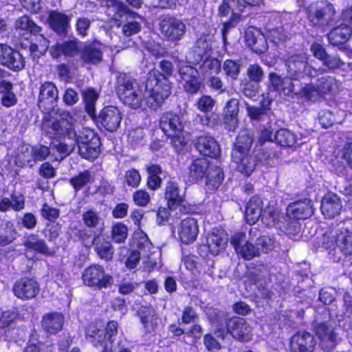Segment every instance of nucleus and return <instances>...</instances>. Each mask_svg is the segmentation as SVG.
I'll use <instances>...</instances> for the list:
<instances>
[{
    "mask_svg": "<svg viewBox=\"0 0 352 352\" xmlns=\"http://www.w3.org/2000/svg\"><path fill=\"white\" fill-rule=\"evenodd\" d=\"M268 274V267L263 263H252L248 270V276L254 284L263 281Z\"/></svg>",
    "mask_w": 352,
    "mask_h": 352,
    "instance_id": "de8ad7c7",
    "label": "nucleus"
},
{
    "mask_svg": "<svg viewBox=\"0 0 352 352\" xmlns=\"http://www.w3.org/2000/svg\"><path fill=\"white\" fill-rule=\"evenodd\" d=\"M0 65L12 72H19L25 67V62L18 50L6 44H0Z\"/></svg>",
    "mask_w": 352,
    "mask_h": 352,
    "instance_id": "dca6fc26",
    "label": "nucleus"
},
{
    "mask_svg": "<svg viewBox=\"0 0 352 352\" xmlns=\"http://www.w3.org/2000/svg\"><path fill=\"white\" fill-rule=\"evenodd\" d=\"M14 28L19 32L30 33L34 35L39 34L42 30L27 15H23L16 20Z\"/></svg>",
    "mask_w": 352,
    "mask_h": 352,
    "instance_id": "79ce46f5",
    "label": "nucleus"
},
{
    "mask_svg": "<svg viewBox=\"0 0 352 352\" xmlns=\"http://www.w3.org/2000/svg\"><path fill=\"white\" fill-rule=\"evenodd\" d=\"M58 100V90L54 83L45 81L39 88L37 105L45 113H49L56 105Z\"/></svg>",
    "mask_w": 352,
    "mask_h": 352,
    "instance_id": "4468645a",
    "label": "nucleus"
},
{
    "mask_svg": "<svg viewBox=\"0 0 352 352\" xmlns=\"http://www.w3.org/2000/svg\"><path fill=\"white\" fill-rule=\"evenodd\" d=\"M206 186L211 189L218 188L224 179L223 169L214 164H211L206 173Z\"/></svg>",
    "mask_w": 352,
    "mask_h": 352,
    "instance_id": "a19ab883",
    "label": "nucleus"
},
{
    "mask_svg": "<svg viewBox=\"0 0 352 352\" xmlns=\"http://www.w3.org/2000/svg\"><path fill=\"white\" fill-rule=\"evenodd\" d=\"M93 182L94 177L88 170L81 172L69 179L70 184L74 187L76 191L80 190L87 184L92 183Z\"/></svg>",
    "mask_w": 352,
    "mask_h": 352,
    "instance_id": "864d4df0",
    "label": "nucleus"
},
{
    "mask_svg": "<svg viewBox=\"0 0 352 352\" xmlns=\"http://www.w3.org/2000/svg\"><path fill=\"white\" fill-rule=\"evenodd\" d=\"M313 214V208L309 199H304L291 203L287 208V215L289 218L305 219Z\"/></svg>",
    "mask_w": 352,
    "mask_h": 352,
    "instance_id": "a878e982",
    "label": "nucleus"
},
{
    "mask_svg": "<svg viewBox=\"0 0 352 352\" xmlns=\"http://www.w3.org/2000/svg\"><path fill=\"white\" fill-rule=\"evenodd\" d=\"M336 248L344 256L352 255V228L342 226L336 232L333 236Z\"/></svg>",
    "mask_w": 352,
    "mask_h": 352,
    "instance_id": "393cba45",
    "label": "nucleus"
},
{
    "mask_svg": "<svg viewBox=\"0 0 352 352\" xmlns=\"http://www.w3.org/2000/svg\"><path fill=\"white\" fill-rule=\"evenodd\" d=\"M198 233L199 228L196 219L187 217L181 221L178 229V235L183 243H193L196 240Z\"/></svg>",
    "mask_w": 352,
    "mask_h": 352,
    "instance_id": "b1692460",
    "label": "nucleus"
},
{
    "mask_svg": "<svg viewBox=\"0 0 352 352\" xmlns=\"http://www.w3.org/2000/svg\"><path fill=\"white\" fill-rule=\"evenodd\" d=\"M39 284L33 278H21L14 284L12 292L15 296L23 300L34 298L39 292Z\"/></svg>",
    "mask_w": 352,
    "mask_h": 352,
    "instance_id": "6ab92c4d",
    "label": "nucleus"
},
{
    "mask_svg": "<svg viewBox=\"0 0 352 352\" xmlns=\"http://www.w3.org/2000/svg\"><path fill=\"white\" fill-rule=\"evenodd\" d=\"M82 278L85 285L98 289L107 288L113 283L112 276L105 273L104 267L96 264L85 268Z\"/></svg>",
    "mask_w": 352,
    "mask_h": 352,
    "instance_id": "ddd939ff",
    "label": "nucleus"
},
{
    "mask_svg": "<svg viewBox=\"0 0 352 352\" xmlns=\"http://www.w3.org/2000/svg\"><path fill=\"white\" fill-rule=\"evenodd\" d=\"M72 118L69 113L63 111L56 117L45 116L41 126L43 133L51 138H60L62 137H75L76 130L73 128Z\"/></svg>",
    "mask_w": 352,
    "mask_h": 352,
    "instance_id": "0eeeda50",
    "label": "nucleus"
},
{
    "mask_svg": "<svg viewBox=\"0 0 352 352\" xmlns=\"http://www.w3.org/2000/svg\"><path fill=\"white\" fill-rule=\"evenodd\" d=\"M210 165L206 158H197L193 160L189 166V179L191 182L202 181L205 178Z\"/></svg>",
    "mask_w": 352,
    "mask_h": 352,
    "instance_id": "f704fd0d",
    "label": "nucleus"
},
{
    "mask_svg": "<svg viewBox=\"0 0 352 352\" xmlns=\"http://www.w3.org/2000/svg\"><path fill=\"white\" fill-rule=\"evenodd\" d=\"M63 322V316L54 312L45 315L41 322L42 327L46 332L55 334L62 329Z\"/></svg>",
    "mask_w": 352,
    "mask_h": 352,
    "instance_id": "4c0bfd02",
    "label": "nucleus"
},
{
    "mask_svg": "<svg viewBox=\"0 0 352 352\" xmlns=\"http://www.w3.org/2000/svg\"><path fill=\"white\" fill-rule=\"evenodd\" d=\"M82 221L87 227L96 228L101 223L102 219L97 211L89 209L83 213Z\"/></svg>",
    "mask_w": 352,
    "mask_h": 352,
    "instance_id": "13d9d810",
    "label": "nucleus"
},
{
    "mask_svg": "<svg viewBox=\"0 0 352 352\" xmlns=\"http://www.w3.org/2000/svg\"><path fill=\"white\" fill-rule=\"evenodd\" d=\"M82 96L87 113L94 117L96 113V102L98 98V94L94 89L89 87L82 91Z\"/></svg>",
    "mask_w": 352,
    "mask_h": 352,
    "instance_id": "8fccbe9b",
    "label": "nucleus"
},
{
    "mask_svg": "<svg viewBox=\"0 0 352 352\" xmlns=\"http://www.w3.org/2000/svg\"><path fill=\"white\" fill-rule=\"evenodd\" d=\"M16 230L13 222L0 219V246L11 243L16 238Z\"/></svg>",
    "mask_w": 352,
    "mask_h": 352,
    "instance_id": "58836bf2",
    "label": "nucleus"
},
{
    "mask_svg": "<svg viewBox=\"0 0 352 352\" xmlns=\"http://www.w3.org/2000/svg\"><path fill=\"white\" fill-rule=\"evenodd\" d=\"M116 92L122 103L131 109H137L145 106L151 107L147 101L148 91L145 87L143 93L140 84L126 74H120L117 80Z\"/></svg>",
    "mask_w": 352,
    "mask_h": 352,
    "instance_id": "7ed1b4c3",
    "label": "nucleus"
},
{
    "mask_svg": "<svg viewBox=\"0 0 352 352\" xmlns=\"http://www.w3.org/2000/svg\"><path fill=\"white\" fill-rule=\"evenodd\" d=\"M315 330L322 350L327 352L331 351L338 344L333 323L331 321L319 323L316 326Z\"/></svg>",
    "mask_w": 352,
    "mask_h": 352,
    "instance_id": "a211bd4d",
    "label": "nucleus"
},
{
    "mask_svg": "<svg viewBox=\"0 0 352 352\" xmlns=\"http://www.w3.org/2000/svg\"><path fill=\"white\" fill-rule=\"evenodd\" d=\"M239 0H224L219 7V15L221 16H226L232 12V16H236L243 12L241 4Z\"/></svg>",
    "mask_w": 352,
    "mask_h": 352,
    "instance_id": "3c124183",
    "label": "nucleus"
},
{
    "mask_svg": "<svg viewBox=\"0 0 352 352\" xmlns=\"http://www.w3.org/2000/svg\"><path fill=\"white\" fill-rule=\"evenodd\" d=\"M296 139V135L287 129H280L274 133V140L282 146H292Z\"/></svg>",
    "mask_w": 352,
    "mask_h": 352,
    "instance_id": "603ef678",
    "label": "nucleus"
},
{
    "mask_svg": "<svg viewBox=\"0 0 352 352\" xmlns=\"http://www.w3.org/2000/svg\"><path fill=\"white\" fill-rule=\"evenodd\" d=\"M122 119L120 110L113 106H108L102 109L98 118L100 123L107 131H116L120 125Z\"/></svg>",
    "mask_w": 352,
    "mask_h": 352,
    "instance_id": "412c9836",
    "label": "nucleus"
},
{
    "mask_svg": "<svg viewBox=\"0 0 352 352\" xmlns=\"http://www.w3.org/2000/svg\"><path fill=\"white\" fill-rule=\"evenodd\" d=\"M320 90V93L324 96L327 94L336 93L342 87L341 83L333 76H322L317 80L316 83Z\"/></svg>",
    "mask_w": 352,
    "mask_h": 352,
    "instance_id": "ea45409f",
    "label": "nucleus"
},
{
    "mask_svg": "<svg viewBox=\"0 0 352 352\" xmlns=\"http://www.w3.org/2000/svg\"><path fill=\"white\" fill-rule=\"evenodd\" d=\"M342 204L338 196L334 193H328L321 202V212L327 218H333L340 214Z\"/></svg>",
    "mask_w": 352,
    "mask_h": 352,
    "instance_id": "7c9ffc66",
    "label": "nucleus"
},
{
    "mask_svg": "<svg viewBox=\"0 0 352 352\" xmlns=\"http://www.w3.org/2000/svg\"><path fill=\"white\" fill-rule=\"evenodd\" d=\"M80 59L86 64L96 65L102 60V52L97 43H90L80 47Z\"/></svg>",
    "mask_w": 352,
    "mask_h": 352,
    "instance_id": "c9c22d12",
    "label": "nucleus"
},
{
    "mask_svg": "<svg viewBox=\"0 0 352 352\" xmlns=\"http://www.w3.org/2000/svg\"><path fill=\"white\" fill-rule=\"evenodd\" d=\"M269 80V89L271 91L287 96L300 94L302 87L300 79H293L288 75L287 77L282 78L275 73H270Z\"/></svg>",
    "mask_w": 352,
    "mask_h": 352,
    "instance_id": "f8f14e48",
    "label": "nucleus"
},
{
    "mask_svg": "<svg viewBox=\"0 0 352 352\" xmlns=\"http://www.w3.org/2000/svg\"><path fill=\"white\" fill-rule=\"evenodd\" d=\"M78 42L76 39L57 43L50 48V53L54 58H58L62 55L74 57L80 54V47L78 46Z\"/></svg>",
    "mask_w": 352,
    "mask_h": 352,
    "instance_id": "c756f323",
    "label": "nucleus"
},
{
    "mask_svg": "<svg viewBox=\"0 0 352 352\" xmlns=\"http://www.w3.org/2000/svg\"><path fill=\"white\" fill-rule=\"evenodd\" d=\"M259 254L267 253L274 248V240L270 236H262L255 241Z\"/></svg>",
    "mask_w": 352,
    "mask_h": 352,
    "instance_id": "052dcab7",
    "label": "nucleus"
},
{
    "mask_svg": "<svg viewBox=\"0 0 352 352\" xmlns=\"http://www.w3.org/2000/svg\"><path fill=\"white\" fill-rule=\"evenodd\" d=\"M307 16L309 25L321 32L333 25L338 18L334 6L327 1L311 4L307 8Z\"/></svg>",
    "mask_w": 352,
    "mask_h": 352,
    "instance_id": "20e7f679",
    "label": "nucleus"
},
{
    "mask_svg": "<svg viewBox=\"0 0 352 352\" xmlns=\"http://www.w3.org/2000/svg\"><path fill=\"white\" fill-rule=\"evenodd\" d=\"M26 151L29 152L32 155V158L34 159V164L37 161H43L50 154L49 148L45 146H32V148H25Z\"/></svg>",
    "mask_w": 352,
    "mask_h": 352,
    "instance_id": "680f3d73",
    "label": "nucleus"
},
{
    "mask_svg": "<svg viewBox=\"0 0 352 352\" xmlns=\"http://www.w3.org/2000/svg\"><path fill=\"white\" fill-rule=\"evenodd\" d=\"M162 34L169 41L181 40L186 32V24L179 19L166 16L160 23Z\"/></svg>",
    "mask_w": 352,
    "mask_h": 352,
    "instance_id": "2eb2a0df",
    "label": "nucleus"
},
{
    "mask_svg": "<svg viewBox=\"0 0 352 352\" xmlns=\"http://www.w3.org/2000/svg\"><path fill=\"white\" fill-rule=\"evenodd\" d=\"M111 236L116 243H124L128 236V228L123 223H116L112 226Z\"/></svg>",
    "mask_w": 352,
    "mask_h": 352,
    "instance_id": "4d7b16f0",
    "label": "nucleus"
},
{
    "mask_svg": "<svg viewBox=\"0 0 352 352\" xmlns=\"http://www.w3.org/2000/svg\"><path fill=\"white\" fill-rule=\"evenodd\" d=\"M261 199L258 197H252L247 204L245 208V219L248 223H255L260 217L264 221L267 212H263V204Z\"/></svg>",
    "mask_w": 352,
    "mask_h": 352,
    "instance_id": "c85d7f7f",
    "label": "nucleus"
},
{
    "mask_svg": "<svg viewBox=\"0 0 352 352\" xmlns=\"http://www.w3.org/2000/svg\"><path fill=\"white\" fill-rule=\"evenodd\" d=\"M148 177L147 179V186L151 190H156L161 187L162 180L160 175L163 170L157 164H152L146 168Z\"/></svg>",
    "mask_w": 352,
    "mask_h": 352,
    "instance_id": "a18cd8bd",
    "label": "nucleus"
},
{
    "mask_svg": "<svg viewBox=\"0 0 352 352\" xmlns=\"http://www.w3.org/2000/svg\"><path fill=\"white\" fill-rule=\"evenodd\" d=\"M299 95L312 102L318 101L324 96L322 93H320V90L316 84L315 85L307 84L303 87H301Z\"/></svg>",
    "mask_w": 352,
    "mask_h": 352,
    "instance_id": "5fc2aeb1",
    "label": "nucleus"
},
{
    "mask_svg": "<svg viewBox=\"0 0 352 352\" xmlns=\"http://www.w3.org/2000/svg\"><path fill=\"white\" fill-rule=\"evenodd\" d=\"M352 29L350 26L341 24L333 28L328 34L329 43L333 46L344 44L351 36Z\"/></svg>",
    "mask_w": 352,
    "mask_h": 352,
    "instance_id": "72a5a7b5",
    "label": "nucleus"
},
{
    "mask_svg": "<svg viewBox=\"0 0 352 352\" xmlns=\"http://www.w3.org/2000/svg\"><path fill=\"white\" fill-rule=\"evenodd\" d=\"M78 147L79 155L87 160L96 159L100 154V139L98 134L89 128H82L75 137H71Z\"/></svg>",
    "mask_w": 352,
    "mask_h": 352,
    "instance_id": "1a4fd4ad",
    "label": "nucleus"
},
{
    "mask_svg": "<svg viewBox=\"0 0 352 352\" xmlns=\"http://www.w3.org/2000/svg\"><path fill=\"white\" fill-rule=\"evenodd\" d=\"M25 148H32L29 146H22L19 148V154L17 157V163H20L21 166H28L32 167L34 164V159L32 158V155L26 151Z\"/></svg>",
    "mask_w": 352,
    "mask_h": 352,
    "instance_id": "e2e57ef3",
    "label": "nucleus"
},
{
    "mask_svg": "<svg viewBox=\"0 0 352 352\" xmlns=\"http://www.w3.org/2000/svg\"><path fill=\"white\" fill-rule=\"evenodd\" d=\"M216 100L208 95H203L199 98L197 99L195 103V107L204 113L206 116H208L210 113H211L215 106ZM206 124H210V120L208 116H206Z\"/></svg>",
    "mask_w": 352,
    "mask_h": 352,
    "instance_id": "49530a36",
    "label": "nucleus"
},
{
    "mask_svg": "<svg viewBox=\"0 0 352 352\" xmlns=\"http://www.w3.org/2000/svg\"><path fill=\"white\" fill-rule=\"evenodd\" d=\"M310 52L322 65L329 69H336L344 65V63L338 56L329 54L324 45L317 41H314L310 45Z\"/></svg>",
    "mask_w": 352,
    "mask_h": 352,
    "instance_id": "aec40b11",
    "label": "nucleus"
},
{
    "mask_svg": "<svg viewBox=\"0 0 352 352\" xmlns=\"http://www.w3.org/2000/svg\"><path fill=\"white\" fill-rule=\"evenodd\" d=\"M316 342L314 336L307 332H298L295 334L290 341L292 352H312Z\"/></svg>",
    "mask_w": 352,
    "mask_h": 352,
    "instance_id": "cd10ccee",
    "label": "nucleus"
},
{
    "mask_svg": "<svg viewBox=\"0 0 352 352\" xmlns=\"http://www.w3.org/2000/svg\"><path fill=\"white\" fill-rule=\"evenodd\" d=\"M23 245L28 249L42 254H47L49 248L45 241L36 234H30L23 241Z\"/></svg>",
    "mask_w": 352,
    "mask_h": 352,
    "instance_id": "09e8293b",
    "label": "nucleus"
},
{
    "mask_svg": "<svg viewBox=\"0 0 352 352\" xmlns=\"http://www.w3.org/2000/svg\"><path fill=\"white\" fill-rule=\"evenodd\" d=\"M48 21L51 28L60 35H65L69 27V18L62 13L51 11Z\"/></svg>",
    "mask_w": 352,
    "mask_h": 352,
    "instance_id": "e433bc0d",
    "label": "nucleus"
},
{
    "mask_svg": "<svg viewBox=\"0 0 352 352\" xmlns=\"http://www.w3.org/2000/svg\"><path fill=\"white\" fill-rule=\"evenodd\" d=\"M252 142L249 135H239L232 151V159L237 164L238 170L248 176L253 173L256 165L255 156L250 153Z\"/></svg>",
    "mask_w": 352,
    "mask_h": 352,
    "instance_id": "423d86ee",
    "label": "nucleus"
},
{
    "mask_svg": "<svg viewBox=\"0 0 352 352\" xmlns=\"http://www.w3.org/2000/svg\"><path fill=\"white\" fill-rule=\"evenodd\" d=\"M240 89L246 97L252 98L255 97L258 93V83L251 80H245L241 82Z\"/></svg>",
    "mask_w": 352,
    "mask_h": 352,
    "instance_id": "69168bd1",
    "label": "nucleus"
},
{
    "mask_svg": "<svg viewBox=\"0 0 352 352\" xmlns=\"http://www.w3.org/2000/svg\"><path fill=\"white\" fill-rule=\"evenodd\" d=\"M228 331L236 340L248 342L252 339V329L246 320L242 318H232L227 320Z\"/></svg>",
    "mask_w": 352,
    "mask_h": 352,
    "instance_id": "4be33fe9",
    "label": "nucleus"
},
{
    "mask_svg": "<svg viewBox=\"0 0 352 352\" xmlns=\"http://www.w3.org/2000/svg\"><path fill=\"white\" fill-rule=\"evenodd\" d=\"M111 6L115 10L116 13L114 17L118 19V17H122L124 14H129L131 20H126V22L122 25V31L123 34L126 36H131L133 34L138 33L141 29V21L142 18L137 13L131 11L127 6L124 5L122 1H113Z\"/></svg>",
    "mask_w": 352,
    "mask_h": 352,
    "instance_id": "9b49d317",
    "label": "nucleus"
},
{
    "mask_svg": "<svg viewBox=\"0 0 352 352\" xmlns=\"http://www.w3.org/2000/svg\"><path fill=\"white\" fill-rule=\"evenodd\" d=\"M280 229L286 234L294 236L300 232L301 226L297 220H292L283 223Z\"/></svg>",
    "mask_w": 352,
    "mask_h": 352,
    "instance_id": "774afa93",
    "label": "nucleus"
},
{
    "mask_svg": "<svg viewBox=\"0 0 352 352\" xmlns=\"http://www.w3.org/2000/svg\"><path fill=\"white\" fill-rule=\"evenodd\" d=\"M118 323L111 321L106 329H99L95 324H90L87 329V338L95 346H100L101 352H112L113 343L118 333Z\"/></svg>",
    "mask_w": 352,
    "mask_h": 352,
    "instance_id": "6e6552de",
    "label": "nucleus"
},
{
    "mask_svg": "<svg viewBox=\"0 0 352 352\" xmlns=\"http://www.w3.org/2000/svg\"><path fill=\"white\" fill-rule=\"evenodd\" d=\"M248 45L256 53L261 54L267 50V43L265 36L258 30H248L245 32Z\"/></svg>",
    "mask_w": 352,
    "mask_h": 352,
    "instance_id": "2f4dec72",
    "label": "nucleus"
},
{
    "mask_svg": "<svg viewBox=\"0 0 352 352\" xmlns=\"http://www.w3.org/2000/svg\"><path fill=\"white\" fill-rule=\"evenodd\" d=\"M94 245L97 255L101 259L107 261H109L113 259L114 248L109 241L99 237L98 239H96V242Z\"/></svg>",
    "mask_w": 352,
    "mask_h": 352,
    "instance_id": "37998d69",
    "label": "nucleus"
},
{
    "mask_svg": "<svg viewBox=\"0 0 352 352\" xmlns=\"http://www.w3.org/2000/svg\"><path fill=\"white\" fill-rule=\"evenodd\" d=\"M74 236L85 247H91L94 245L96 242V239L100 237L99 236H93L91 231L86 229L77 230Z\"/></svg>",
    "mask_w": 352,
    "mask_h": 352,
    "instance_id": "bf43d9fd",
    "label": "nucleus"
},
{
    "mask_svg": "<svg viewBox=\"0 0 352 352\" xmlns=\"http://www.w3.org/2000/svg\"><path fill=\"white\" fill-rule=\"evenodd\" d=\"M309 56L305 52L293 54H287L285 58V65L287 75L293 79H302L305 76L313 77L315 69L309 64Z\"/></svg>",
    "mask_w": 352,
    "mask_h": 352,
    "instance_id": "9d476101",
    "label": "nucleus"
},
{
    "mask_svg": "<svg viewBox=\"0 0 352 352\" xmlns=\"http://www.w3.org/2000/svg\"><path fill=\"white\" fill-rule=\"evenodd\" d=\"M197 150L203 155L215 157L219 152V144L212 136H201L195 144Z\"/></svg>",
    "mask_w": 352,
    "mask_h": 352,
    "instance_id": "473e14b6",
    "label": "nucleus"
},
{
    "mask_svg": "<svg viewBox=\"0 0 352 352\" xmlns=\"http://www.w3.org/2000/svg\"><path fill=\"white\" fill-rule=\"evenodd\" d=\"M222 68L227 77L236 80L240 74L241 64L239 61L228 59L224 61Z\"/></svg>",
    "mask_w": 352,
    "mask_h": 352,
    "instance_id": "6e6d98bb",
    "label": "nucleus"
},
{
    "mask_svg": "<svg viewBox=\"0 0 352 352\" xmlns=\"http://www.w3.org/2000/svg\"><path fill=\"white\" fill-rule=\"evenodd\" d=\"M211 50V44L205 38H200L197 41L192 48V53L195 54V63H199L203 60L199 66V70L184 60L177 61L179 81L186 93L194 95L200 90L202 82L199 78V74L206 77L217 74L221 71V62L217 58L210 56Z\"/></svg>",
    "mask_w": 352,
    "mask_h": 352,
    "instance_id": "f257e3e1",
    "label": "nucleus"
},
{
    "mask_svg": "<svg viewBox=\"0 0 352 352\" xmlns=\"http://www.w3.org/2000/svg\"><path fill=\"white\" fill-rule=\"evenodd\" d=\"M185 124L183 116L173 112L164 113L160 118V126L170 138V144L177 152H181L186 144L184 133Z\"/></svg>",
    "mask_w": 352,
    "mask_h": 352,
    "instance_id": "39448f33",
    "label": "nucleus"
},
{
    "mask_svg": "<svg viewBox=\"0 0 352 352\" xmlns=\"http://www.w3.org/2000/svg\"><path fill=\"white\" fill-rule=\"evenodd\" d=\"M140 320L146 332L151 333L157 326L158 317L155 311L151 308L144 309L140 312Z\"/></svg>",
    "mask_w": 352,
    "mask_h": 352,
    "instance_id": "c03bdc74",
    "label": "nucleus"
},
{
    "mask_svg": "<svg viewBox=\"0 0 352 352\" xmlns=\"http://www.w3.org/2000/svg\"><path fill=\"white\" fill-rule=\"evenodd\" d=\"M160 68L162 73L157 69H151L146 80V88L148 91L146 100L154 109L160 107L170 94L168 77L173 73V65L170 61L163 60L160 63Z\"/></svg>",
    "mask_w": 352,
    "mask_h": 352,
    "instance_id": "f03ea898",
    "label": "nucleus"
},
{
    "mask_svg": "<svg viewBox=\"0 0 352 352\" xmlns=\"http://www.w3.org/2000/svg\"><path fill=\"white\" fill-rule=\"evenodd\" d=\"M164 197L167 200L168 206L170 210H175L179 207L180 211H183L186 213L190 212V208H187L182 205L184 197L177 182L169 181L166 183Z\"/></svg>",
    "mask_w": 352,
    "mask_h": 352,
    "instance_id": "5701e85b",
    "label": "nucleus"
},
{
    "mask_svg": "<svg viewBox=\"0 0 352 352\" xmlns=\"http://www.w3.org/2000/svg\"><path fill=\"white\" fill-rule=\"evenodd\" d=\"M144 130L141 128H138L129 132L128 141L133 146L142 145L144 144Z\"/></svg>",
    "mask_w": 352,
    "mask_h": 352,
    "instance_id": "338daca9",
    "label": "nucleus"
},
{
    "mask_svg": "<svg viewBox=\"0 0 352 352\" xmlns=\"http://www.w3.org/2000/svg\"><path fill=\"white\" fill-rule=\"evenodd\" d=\"M230 242L236 254L245 260H251L260 256L256 243L248 241L246 234L243 232L234 234Z\"/></svg>",
    "mask_w": 352,
    "mask_h": 352,
    "instance_id": "f3484780",
    "label": "nucleus"
},
{
    "mask_svg": "<svg viewBox=\"0 0 352 352\" xmlns=\"http://www.w3.org/2000/svg\"><path fill=\"white\" fill-rule=\"evenodd\" d=\"M228 241V236L223 230L214 228L208 234L206 244L210 254L215 256L225 250Z\"/></svg>",
    "mask_w": 352,
    "mask_h": 352,
    "instance_id": "bb28decb",
    "label": "nucleus"
},
{
    "mask_svg": "<svg viewBox=\"0 0 352 352\" xmlns=\"http://www.w3.org/2000/svg\"><path fill=\"white\" fill-rule=\"evenodd\" d=\"M247 74L250 80L256 83L262 81L264 76L263 69L258 64L250 65L248 68Z\"/></svg>",
    "mask_w": 352,
    "mask_h": 352,
    "instance_id": "0e129e2a",
    "label": "nucleus"
}]
</instances>
